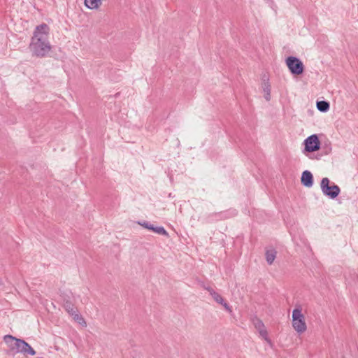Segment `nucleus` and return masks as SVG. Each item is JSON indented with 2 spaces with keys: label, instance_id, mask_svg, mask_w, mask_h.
Returning <instances> with one entry per match:
<instances>
[{
  "label": "nucleus",
  "instance_id": "f257e3e1",
  "mask_svg": "<svg viewBox=\"0 0 358 358\" xmlns=\"http://www.w3.org/2000/svg\"><path fill=\"white\" fill-rule=\"evenodd\" d=\"M50 28L45 23H42L35 28L29 48L33 56L45 57L51 50L48 41Z\"/></svg>",
  "mask_w": 358,
  "mask_h": 358
},
{
  "label": "nucleus",
  "instance_id": "f03ea898",
  "mask_svg": "<svg viewBox=\"0 0 358 358\" xmlns=\"http://www.w3.org/2000/svg\"><path fill=\"white\" fill-rule=\"evenodd\" d=\"M3 341L13 354L22 353L24 355H35L36 351L25 341L17 338L11 335H6Z\"/></svg>",
  "mask_w": 358,
  "mask_h": 358
},
{
  "label": "nucleus",
  "instance_id": "7ed1b4c3",
  "mask_svg": "<svg viewBox=\"0 0 358 358\" xmlns=\"http://www.w3.org/2000/svg\"><path fill=\"white\" fill-rule=\"evenodd\" d=\"M292 327L298 334H301L307 330L305 316L300 307L292 310Z\"/></svg>",
  "mask_w": 358,
  "mask_h": 358
},
{
  "label": "nucleus",
  "instance_id": "20e7f679",
  "mask_svg": "<svg viewBox=\"0 0 358 358\" xmlns=\"http://www.w3.org/2000/svg\"><path fill=\"white\" fill-rule=\"evenodd\" d=\"M320 188L324 195L332 199L336 198L341 192L340 187L334 182H331L328 178L322 179Z\"/></svg>",
  "mask_w": 358,
  "mask_h": 358
},
{
  "label": "nucleus",
  "instance_id": "39448f33",
  "mask_svg": "<svg viewBox=\"0 0 358 358\" xmlns=\"http://www.w3.org/2000/svg\"><path fill=\"white\" fill-rule=\"evenodd\" d=\"M285 63L289 71L293 76H298L303 73L305 66L299 57L289 56L286 58Z\"/></svg>",
  "mask_w": 358,
  "mask_h": 358
},
{
  "label": "nucleus",
  "instance_id": "423d86ee",
  "mask_svg": "<svg viewBox=\"0 0 358 358\" xmlns=\"http://www.w3.org/2000/svg\"><path fill=\"white\" fill-rule=\"evenodd\" d=\"M303 145L305 146L303 153L308 156L310 159H320V157L314 158L312 155L306 154L312 153L318 150L320 148V142L318 138V136L316 134H313L306 138L303 141Z\"/></svg>",
  "mask_w": 358,
  "mask_h": 358
},
{
  "label": "nucleus",
  "instance_id": "0eeeda50",
  "mask_svg": "<svg viewBox=\"0 0 358 358\" xmlns=\"http://www.w3.org/2000/svg\"><path fill=\"white\" fill-rule=\"evenodd\" d=\"M255 329L259 331L260 336L270 345L271 341L268 337V332L265 328L264 323L260 320H256L254 322Z\"/></svg>",
  "mask_w": 358,
  "mask_h": 358
},
{
  "label": "nucleus",
  "instance_id": "6e6552de",
  "mask_svg": "<svg viewBox=\"0 0 358 358\" xmlns=\"http://www.w3.org/2000/svg\"><path fill=\"white\" fill-rule=\"evenodd\" d=\"M301 183L307 187H311L313 185V174L309 171H304L301 176Z\"/></svg>",
  "mask_w": 358,
  "mask_h": 358
},
{
  "label": "nucleus",
  "instance_id": "1a4fd4ad",
  "mask_svg": "<svg viewBox=\"0 0 358 358\" xmlns=\"http://www.w3.org/2000/svg\"><path fill=\"white\" fill-rule=\"evenodd\" d=\"M101 0H85V6L90 9L97 8L101 4Z\"/></svg>",
  "mask_w": 358,
  "mask_h": 358
},
{
  "label": "nucleus",
  "instance_id": "9d476101",
  "mask_svg": "<svg viewBox=\"0 0 358 358\" xmlns=\"http://www.w3.org/2000/svg\"><path fill=\"white\" fill-rule=\"evenodd\" d=\"M317 108L321 112H327L329 109V103L325 101H318L316 103Z\"/></svg>",
  "mask_w": 358,
  "mask_h": 358
},
{
  "label": "nucleus",
  "instance_id": "9b49d317",
  "mask_svg": "<svg viewBox=\"0 0 358 358\" xmlns=\"http://www.w3.org/2000/svg\"><path fill=\"white\" fill-rule=\"evenodd\" d=\"M276 252L275 250H268L266 253V259L268 264H271L275 259Z\"/></svg>",
  "mask_w": 358,
  "mask_h": 358
},
{
  "label": "nucleus",
  "instance_id": "f8f14e48",
  "mask_svg": "<svg viewBox=\"0 0 358 358\" xmlns=\"http://www.w3.org/2000/svg\"><path fill=\"white\" fill-rule=\"evenodd\" d=\"M210 294L214 299V300L218 303H224V299L218 293L215 292L213 289H208Z\"/></svg>",
  "mask_w": 358,
  "mask_h": 358
},
{
  "label": "nucleus",
  "instance_id": "ddd939ff",
  "mask_svg": "<svg viewBox=\"0 0 358 358\" xmlns=\"http://www.w3.org/2000/svg\"><path fill=\"white\" fill-rule=\"evenodd\" d=\"M73 320L77 322L79 324H80L83 327H87V322H85V319L79 315L78 313L74 314L73 316Z\"/></svg>",
  "mask_w": 358,
  "mask_h": 358
},
{
  "label": "nucleus",
  "instance_id": "4468645a",
  "mask_svg": "<svg viewBox=\"0 0 358 358\" xmlns=\"http://www.w3.org/2000/svg\"><path fill=\"white\" fill-rule=\"evenodd\" d=\"M151 231L160 235H164L166 236L169 235L168 232L165 230V229L163 227H154L152 225Z\"/></svg>",
  "mask_w": 358,
  "mask_h": 358
},
{
  "label": "nucleus",
  "instance_id": "2eb2a0df",
  "mask_svg": "<svg viewBox=\"0 0 358 358\" xmlns=\"http://www.w3.org/2000/svg\"><path fill=\"white\" fill-rule=\"evenodd\" d=\"M64 307L66 310V311L71 315L73 316L74 314H76L77 313V310L76 308H74V306L71 303H69V302H66L64 305Z\"/></svg>",
  "mask_w": 358,
  "mask_h": 358
},
{
  "label": "nucleus",
  "instance_id": "dca6fc26",
  "mask_svg": "<svg viewBox=\"0 0 358 358\" xmlns=\"http://www.w3.org/2000/svg\"><path fill=\"white\" fill-rule=\"evenodd\" d=\"M138 224L145 229H152V224L147 222H138Z\"/></svg>",
  "mask_w": 358,
  "mask_h": 358
},
{
  "label": "nucleus",
  "instance_id": "f3484780",
  "mask_svg": "<svg viewBox=\"0 0 358 358\" xmlns=\"http://www.w3.org/2000/svg\"><path fill=\"white\" fill-rule=\"evenodd\" d=\"M268 79L264 78V85L263 90H269L270 85L268 84Z\"/></svg>",
  "mask_w": 358,
  "mask_h": 358
},
{
  "label": "nucleus",
  "instance_id": "a211bd4d",
  "mask_svg": "<svg viewBox=\"0 0 358 358\" xmlns=\"http://www.w3.org/2000/svg\"><path fill=\"white\" fill-rule=\"evenodd\" d=\"M224 308L229 312H231V307L229 306V304L227 303H226L224 301V303H221Z\"/></svg>",
  "mask_w": 358,
  "mask_h": 358
},
{
  "label": "nucleus",
  "instance_id": "6ab92c4d",
  "mask_svg": "<svg viewBox=\"0 0 358 358\" xmlns=\"http://www.w3.org/2000/svg\"><path fill=\"white\" fill-rule=\"evenodd\" d=\"M264 92H265V93H264V98H265V99L268 101H269V100H270V99H271L270 93H269V92H268V91H264Z\"/></svg>",
  "mask_w": 358,
  "mask_h": 358
},
{
  "label": "nucleus",
  "instance_id": "aec40b11",
  "mask_svg": "<svg viewBox=\"0 0 358 358\" xmlns=\"http://www.w3.org/2000/svg\"><path fill=\"white\" fill-rule=\"evenodd\" d=\"M110 78L113 81L117 82L118 78H113L111 75H110Z\"/></svg>",
  "mask_w": 358,
  "mask_h": 358
},
{
  "label": "nucleus",
  "instance_id": "412c9836",
  "mask_svg": "<svg viewBox=\"0 0 358 358\" xmlns=\"http://www.w3.org/2000/svg\"><path fill=\"white\" fill-rule=\"evenodd\" d=\"M3 285L2 280L0 279V287Z\"/></svg>",
  "mask_w": 358,
  "mask_h": 358
},
{
  "label": "nucleus",
  "instance_id": "4be33fe9",
  "mask_svg": "<svg viewBox=\"0 0 358 358\" xmlns=\"http://www.w3.org/2000/svg\"><path fill=\"white\" fill-rule=\"evenodd\" d=\"M36 358H43V357H36Z\"/></svg>",
  "mask_w": 358,
  "mask_h": 358
}]
</instances>
